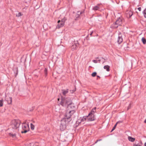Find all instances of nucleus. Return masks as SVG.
I'll return each instance as SVG.
<instances>
[{
	"label": "nucleus",
	"instance_id": "nucleus-1",
	"mask_svg": "<svg viewBox=\"0 0 146 146\" xmlns=\"http://www.w3.org/2000/svg\"><path fill=\"white\" fill-rule=\"evenodd\" d=\"M60 104L63 106H68L67 110H74L75 109L74 104L72 103L71 100L69 98H62Z\"/></svg>",
	"mask_w": 146,
	"mask_h": 146
},
{
	"label": "nucleus",
	"instance_id": "nucleus-2",
	"mask_svg": "<svg viewBox=\"0 0 146 146\" xmlns=\"http://www.w3.org/2000/svg\"><path fill=\"white\" fill-rule=\"evenodd\" d=\"M21 122L20 120H14L12 121L11 123V126L12 128L16 130V131L17 132L19 130Z\"/></svg>",
	"mask_w": 146,
	"mask_h": 146
},
{
	"label": "nucleus",
	"instance_id": "nucleus-3",
	"mask_svg": "<svg viewBox=\"0 0 146 146\" xmlns=\"http://www.w3.org/2000/svg\"><path fill=\"white\" fill-rule=\"evenodd\" d=\"M74 113V110H71L70 109L67 110L65 114V117L63 119H67V120L68 121L70 119V121L71 120V117L73 115Z\"/></svg>",
	"mask_w": 146,
	"mask_h": 146
},
{
	"label": "nucleus",
	"instance_id": "nucleus-4",
	"mask_svg": "<svg viewBox=\"0 0 146 146\" xmlns=\"http://www.w3.org/2000/svg\"><path fill=\"white\" fill-rule=\"evenodd\" d=\"M70 121V119H69L68 121L67 120V119H62L61 121L60 126V129L62 131L64 130L66 128V125H67Z\"/></svg>",
	"mask_w": 146,
	"mask_h": 146
},
{
	"label": "nucleus",
	"instance_id": "nucleus-5",
	"mask_svg": "<svg viewBox=\"0 0 146 146\" xmlns=\"http://www.w3.org/2000/svg\"><path fill=\"white\" fill-rule=\"evenodd\" d=\"M22 128L23 130L21 131V133H26L29 131V125L26 123H23L22 125Z\"/></svg>",
	"mask_w": 146,
	"mask_h": 146
},
{
	"label": "nucleus",
	"instance_id": "nucleus-6",
	"mask_svg": "<svg viewBox=\"0 0 146 146\" xmlns=\"http://www.w3.org/2000/svg\"><path fill=\"white\" fill-rule=\"evenodd\" d=\"M122 23V21L120 18H119L116 21L114 24H113L112 27L113 28H117L119 25H121Z\"/></svg>",
	"mask_w": 146,
	"mask_h": 146
},
{
	"label": "nucleus",
	"instance_id": "nucleus-7",
	"mask_svg": "<svg viewBox=\"0 0 146 146\" xmlns=\"http://www.w3.org/2000/svg\"><path fill=\"white\" fill-rule=\"evenodd\" d=\"M87 116L88 121H92L95 120L96 118L94 115H90L88 114Z\"/></svg>",
	"mask_w": 146,
	"mask_h": 146
},
{
	"label": "nucleus",
	"instance_id": "nucleus-8",
	"mask_svg": "<svg viewBox=\"0 0 146 146\" xmlns=\"http://www.w3.org/2000/svg\"><path fill=\"white\" fill-rule=\"evenodd\" d=\"M87 119V116H84L83 117H81L76 122L77 123H80L82 122H83L86 120Z\"/></svg>",
	"mask_w": 146,
	"mask_h": 146
},
{
	"label": "nucleus",
	"instance_id": "nucleus-9",
	"mask_svg": "<svg viewBox=\"0 0 146 146\" xmlns=\"http://www.w3.org/2000/svg\"><path fill=\"white\" fill-rule=\"evenodd\" d=\"M122 41L123 38H122V35L121 33H120L118 34L117 41L118 44H119L122 42Z\"/></svg>",
	"mask_w": 146,
	"mask_h": 146
},
{
	"label": "nucleus",
	"instance_id": "nucleus-10",
	"mask_svg": "<svg viewBox=\"0 0 146 146\" xmlns=\"http://www.w3.org/2000/svg\"><path fill=\"white\" fill-rule=\"evenodd\" d=\"M58 25L57 27L58 28H60L63 27L64 25V23L61 22L60 20H58Z\"/></svg>",
	"mask_w": 146,
	"mask_h": 146
},
{
	"label": "nucleus",
	"instance_id": "nucleus-11",
	"mask_svg": "<svg viewBox=\"0 0 146 146\" xmlns=\"http://www.w3.org/2000/svg\"><path fill=\"white\" fill-rule=\"evenodd\" d=\"M6 100L9 104H11L12 103V99L11 97H9L8 98H7L5 99Z\"/></svg>",
	"mask_w": 146,
	"mask_h": 146
},
{
	"label": "nucleus",
	"instance_id": "nucleus-12",
	"mask_svg": "<svg viewBox=\"0 0 146 146\" xmlns=\"http://www.w3.org/2000/svg\"><path fill=\"white\" fill-rule=\"evenodd\" d=\"M78 44H73L71 46L72 49L73 50L77 49V46H78Z\"/></svg>",
	"mask_w": 146,
	"mask_h": 146
},
{
	"label": "nucleus",
	"instance_id": "nucleus-13",
	"mask_svg": "<svg viewBox=\"0 0 146 146\" xmlns=\"http://www.w3.org/2000/svg\"><path fill=\"white\" fill-rule=\"evenodd\" d=\"M133 15V13L131 11H127V15L128 17H130Z\"/></svg>",
	"mask_w": 146,
	"mask_h": 146
},
{
	"label": "nucleus",
	"instance_id": "nucleus-14",
	"mask_svg": "<svg viewBox=\"0 0 146 146\" xmlns=\"http://www.w3.org/2000/svg\"><path fill=\"white\" fill-rule=\"evenodd\" d=\"M128 140L131 142H133L135 140V138L132 137L130 136H128Z\"/></svg>",
	"mask_w": 146,
	"mask_h": 146
},
{
	"label": "nucleus",
	"instance_id": "nucleus-15",
	"mask_svg": "<svg viewBox=\"0 0 146 146\" xmlns=\"http://www.w3.org/2000/svg\"><path fill=\"white\" fill-rule=\"evenodd\" d=\"M96 108H94L92 110L91 112L89 114H90V115H94V113L96 111Z\"/></svg>",
	"mask_w": 146,
	"mask_h": 146
},
{
	"label": "nucleus",
	"instance_id": "nucleus-16",
	"mask_svg": "<svg viewBox=\"0 0 146 146\" xmlns=\"http://www.w3.org/2000/svg\"><path fill=\"white\" fill-rule=\"evenodd\" d=\"M104 68L105 69H106V71H109L110 70V66L108 65L105 66H104Z\"/></svg>",
	"mask_w": 146,
	"mask_h": 146
},
{
	"label": "nucleus",
	"instance_id": "nucleus-17",
	"mask_svg": "<svg viewBox=\"0 0 146 146\" xmlns=\"http://www.w3.org/2000/svg\"><path fill=\"white\" fill-rule=\"evenodd\" d=\"M141 41L143 44H145L146 43V39L144 37L142 38Z\"/></svg>",
	"mask_w": 146,
	"mask_h": 146
},
{
	"label": "nucleus",
	"instance_id": "nucleus-18",
	"mask_svg": "<svg viewBox=\"0 0 146 146\" xmlns=\"http://www.w3.org/2000/svg\"><path fill=\"white\" fill-rule=\"evenodd\" d=\"M68 92V90H62V92L64 95H66Z\"/></svg>",
	"mask_w": 146,
	"mask_h": 146
},
{
	"label": "nucleus",
	"instance_id": "nucleus-19",
	"mask_svg": "<svg viewBox=\"0 0 146 146\" xmlns=\"http://www.w3.org/2000/svg\"><path fill=\"white\" fill-rule=\"evenodd\" d=\"M98 5L94 7L93 8V9L95 11L97 10L99 8V7L98 6Z\"/></svg>",
	"mask_w": 146,
	"mask_h": 146
},
{
	"label": "nucleus",
	"instance_id": "nucleus-20",
	"mask_svg": "<svg viewBox=\"0 0 146 146\" xmlns=\"http://www.w3.org/2000/svg\"><path fill=\"white\" fill-rule=\"evenodd\" d=\"M119 121H118V122H117L116 123V124L113 127V128L112 129V130L111 131V132L113 130H114L115 129L117 124H118V123H119Z\"/></svg>",
	"mask_w": 146,
	"mask_h": 146
},
{
	"label": "nucleus",
	"instance_id": "nucleus-21",
	"mask_svg": "<svg viewBox=\"0 0 146 146\" xmlns=\"http://www.w3.org/2000/svg\"><path fill=\"white\" fill-rule=\"evenodd\" d=\"M3 99L0 100V107H2L3 106Z\"/></svg>",
	"mask_w": 146,
	"mask_h": 146
},
{
	"label": "nucleus",
	"instance_id": "nucleus-22",
	"mask_svg": "<svg viewBox=\"0 0 146 146\" xmlns=\"http://www.w3.org/2000/svg\"><path fill=\"white\" fill-rule=\"evenodd\" d=\"M66 20V19L65 17H64L63 19H62L61 21V22L62 23H64H64L65 22V21Z\"/></svg>",
	"mask_w": 146,
	"mask_h": 146
},
{
	"label": "nucleus",
	"instance_id": "nucleus-23",
	"mask_svg": "<svg viewBox=\"0 0 146 146\" xmlns=\"http://www.w3.org/2000/svg\"><path fill=\"white\" fill-rule=\"evenodd\" d=\"M31 129L33 130H34L35 128L34 125L31 123Z\"/></svg>",
	"mask_w": 146,
	"mask_h": 146
},
{
	"label": "nucleus",
	"instance_id": "nucleus-24",
	"mask_svg": "<svg viewBox=\"0 0 146 146\" xmlns=\"http://www.w3.org/2000/svg\"><path fill=\"white\" fill-rule=\"evenodd\" d=\"M9 135L10 136L12 137H15L16 136L15 134H12L11 133H9Z\"/></svg>",
	"mask_w": 146,
	"mask_h": 146
},
{
	"label": "nucleus",
	"instance_id": "nucleus-25",
	"mask_svg": "<svg viewBox=\"0 0 146 146\" xmlns=\"http://www.w3.org/2000/svg\"><path fill=\"white\" fill-rule=\"evenodd\" d=\"M22 15V14L20 13H19L16 14V16L17 17H19Z\"/></svg>",
	"mask_w": 146,
	"mask_h": 146
},
{
	"label": "nucleus",
	"instance_id": "nucleus-26",
	"mask_svg": "<svg viewBox=\"0 0 146 146\" xmlns=\"http://www.w3.org/2000/svg\"><path fill=\"white\" fill-rule=\"evenodd\" d=\"M143 13L144 14L145 17L146 18V8L144 10L143 12Z\"/></svg>",
	"mask_w": 146,
	"mask_h": 146
},
{
	"label": "nucleus",
	"instance_id": "nucleus-27",
	"mask_svg": "<svg viewBox=\"0 0 146 146\" xmlns=\"http://www.w3.org/2000/svg\"><path fill=\"white\" fill-rule=\"evenodd\" d=\"M96 72H94L92 74V76L93 77H94L96 75Z\"/></svg>",
	"mask_w": 146,
	"mask_h": 146
},
{
	"label": "nucleus",
	"instance_id": "nucleus-28",
	"mask_svg": "<svg viewBox=\"0 0 146 146\" xmlns=\"http://www.w3.org/2000/svg\"><path fill=\"white\" fill-rule=\"evenodd\" d=\"M92 61L93 62L95 63H96L98 62V60H92Z\"/></svg>",
	"mask_w": 146,
	"mask_h": 146
},
{
	"label": "nucleus",
	"instance_id": "nucleus-29",
	"mask_svg": "<svg viewBox=\"0 0 146 146\" xmlns=\"http://www.w3.org/2000/svg\"><path fill=\"white\" fill-rule=\"evenodd\" d=\"M133 146H141V145L139 144H134L133 145Z\"/></svg>",
	"mask_w": 146,
	"mask_h": 146
},
{
	"label": "nucleus",
	"instance_id": "nucleus-30",
	"mask_svg": "<svg viewBox=\"0 0 146 146\" xmlns=\"http://www.w3.org/2000/svg\"><path fill=\"white\" fill-rule=\"evenodd\" d=\"M82 13V12H80V11H78L77 12V15H81Z\"/></svg>",
	"mask_w": 146,
	"mask_h": 146
},
{
	"label": "nucleus",
	"instance_id": "nucleus-31",
	"mask_svg": "<svg viewBox=\"0 0 146 146\" xmlns=\"http://www.w3.org/2000/svg\"><path fill=\"white\" fill-rule=\"evenodd\" d=\"M31 146H38V145H35L33 143L31 144Z\"/></svg>",
	"mask_w": 146,
	"mask_h": 146
},
{
	"label": "nucleus",
	"instance_id": "nucleus-32",
	"mask_svg": "<svg viewBox=\"0 0 146 146\" xmlns=\"http://www.w3.org/2000/svg\"><path fill=\"white\" fill-rule=\"evenodd\" d=\"M75 91V89H74L73 90H70V93H73Z\"/></svg>",
	"mask_w": 146,
	"mask_h": 146
},
{
	"label": "nucleus",
	"instance_id": "nucleus-33",
	"mask_svg": "<svg viewBox=\"0 0 146 146\" xmlns=\"http://www.w3.org/2000/svg\"><path fill=\"white\" fill-rule=\"evenodd\" d=\"M44 71V72H45L46 74L47 70L46 68H45V69Z\"/></svg>",
	"mask_w": 146,
	"mask_h": 146
},
{
	"label": "nucleus",
	"instance_id": "nucleus-34",
	"mask_svg": "<svg viewBox=\"0 0 146 146\" xmlns=\"http://www.w3.org/2000/svg\"><path fill=\"white\" fill-rule=\"evenodd\" d=\"M138 9L139 10V11H141V8L139 7L138 8Z\"/></svg>",
	"mask_w": 146,
	"mask_h": 146
},
{
	"label": "nucleus",
	"instance_id": "nucleus-35",
	"mask_svg": "<svg viewBox=\"0 0 146 146\" xmlns=\"http://www.w3.org/2000/svg\"><path fill=\"white\" fill-rule=\"evenodd\" d=\"M93 33V32H91L90 33V35L91 36Z\"/></svg>",
	"mask_w": 146,
	"mask_h": 146
},
{
	"label": "nucleus",
	"instance_id": "nucleus-36",
	"mask_svg": "<svg viewBox=\"0 0 146 146\" xmlns=\"http://www.w3.org/2000/svg\"><path fill=\"white\" fill-rule=\"evenodd\" d=\"M130 108V106H129L128 107V108H127V110H129V108Z\"/></svg>",
	"mask_w": 146,
	"mask_h": 146
},
{
	"label": "nucleus",
	"instance_id": "nucleus-37",
	"mask_svg": "<svg viewBox=\"0 0 146 146\" xmlns=\"http://www.w3.org/2000/svg\"><path fill=\"white\" fill-rule=\"evenodd\" d=\"M144 145L145 146H146V142L145 143Z\"/></svg>",
	"mask_w": 146,
	"mask_h": 146
},
{
	"label": "nucleus",
	"instance_id": "nucleus-38",
	"mask_svg": "<svg viewBox=\"0 0 146 146\" xmlns=\"http://www.w3.org/2000/svg\"><path fill=\"white\" fill-rule=\"evenodd\" d=\"M144 122L146 123V119L145 120Z\"/></svg>",
	"mask_w": 146,
	"mask_h": 146
},
{
	"label": "nucleus",
	"instance_id": "nucleus-39",
	"mask_svg": "<svg viewBox=\"0 0 146 146\" xmlns=\"http://www.w3.org/2000/svg\"><path fill=\"white\" fill-rule=\"evenodd\" d=\"M119 121V123H121V121Z\"/></svg>",
	"mask_w": 146,
	"mask_h": 146
},
{
	"label": "nucleus",
	"instance_id": "nucleus-40",
	"mask_svg": "<svg viewBox=\"0 0 146 146\" xmlns=\"http://www.w3.org/2000/svg\"><path fill=\"white\" fill-rule=\"evenodd\" d=\"M58 101H59V98H58Z\"/></svg>",
	"mask_w": 146,
	"mask_h": 146
},
{
	"label": "nucleus",
	"instance_id": "nucleus-41",
	"mask_svg": "<svg viewBox=\"0 0 146 146\" xmlns=\"http://www.w3.org/2000/svg\"><path fill=\"white\" fill-rule=\"evenodd\" d=\"M97 76L99 78L100 77V76Z\"/></svg>",
	"mask_w": 146,
	"mask_h": 146
},
{
	"label": "nucleus",
	"instance_id": "nucleus-42",
	"mask_svg": "<svg viewBox=\"0 0 146 146\" xmlns=\"http://www.w3.org/2000/svg\"><path fill=\"white\" fill-rule=\"evenodd\" d=\"M5 97H6V95H5Z\"/></svg>",
	"mask_w": 146,
	"mask_h": 146
}]
</instances>
